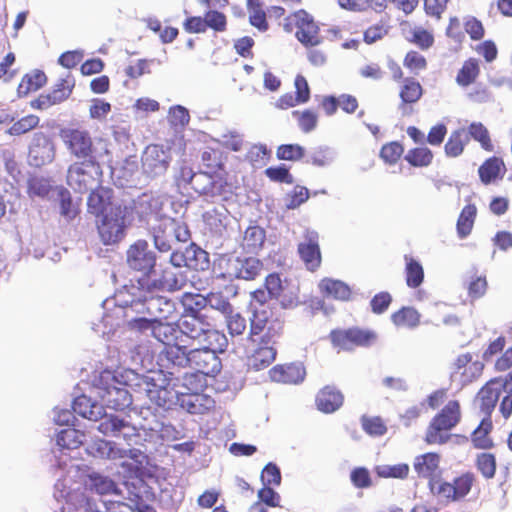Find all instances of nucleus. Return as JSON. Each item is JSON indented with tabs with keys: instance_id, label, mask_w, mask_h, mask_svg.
Listing matches in <instances>:
<instances>
[{
	"instance_id": "338daca9",
	"label": "nucleus",
	"mask_w": 512,
	"mask_h": 512,
	"mask_svg": "<svg viewBox=\"0 0 512 512\" xmlns=\"http://www.w3.org/2000/svg\"><path fill=\"white\" fill-rule=\"evenodd\" d=\"M350 480L354 487L365 489L372 486L370 472L365 467H356L350 473Z\"/></svg>"
},
{
	"instance_id": "6ab92c4d",
	"label": "nucleus",
	"mask_w": 512,
	"mask_h": 512,
	"mask_svg": "<svg viewBox=\"0 0 512 512\" xmlns=\"http://www.w3.org/2000/svg\"><path fill=\"white\" fill-rule=\"evenodd\" d=\"M305 376V367L299 362L278 364L269 370L270 379L282 384H299L303 382Z\"/></svg>"
},
{
	"instance_id": "2eb2a0df",
	"label": "nucleus",
	"mask_w": 512,
	"mask_h": 512,
	"mask_svg": "<svg viewBox=\"0 0 512 512\" xmlns=\"http://www.w3.org/2000/svg\"><path fill=\"white\" fill-rule=\"evenodd\" d=\"M297 251L308 271L315 272L320 268L322 254L319 246V234L316 231H305L304 240L298 244Z\"/></svg>"
},
{
	"instance_id": "412c9836",
	"label": "nucleus",
	"mask_w": 512,
	"mask_h": 512,
	"mask_svg": "<svg viewBox=\"0 0 512 512\" xmlns=\"http://www.w3.org/2000/svg\"><path fill=\"white\" fill-rule=\"evenodd\" d=\"M97 228L104 245L116 244L124 237V222L118 216L109 214L101 216Z\"/></svg>"
},
{
	"instance_id": "3c124183",
	"label": "nucleus",
	"mask_w": 512,
	"mask_h": 512,
	"mask_svg": "<svg viewBox=\"0 0 512 512\" xmlns=\"http://www.w3.org/2000/svg\"><path fill=\"white\" fill-rule=\"evenodd\" d=\"M475 466L486 479H492L496 474L497 462L493 453L483 452L476 456Z\"/></svg>"
},
{
	"instance_id": "423d86ee",
	"label": "nucleus",
	"mask_w": 512,
	"mask_h": 512,
	"mask_svg": "<svg viewBox=\"0 0 512 512\" xmlns=\"http://www.w3.org/2000/svg\"><path fill=\"white\" fill-rule=\"evenodd\" d=\"M283 29L287 33L294 32L296 39L306 48L318 46L323 41L318 24L304 9L287 15L283 20Z\"/></svg>"
},
{
	"instance_id": "2f4dec72",
	"label": "nucleus",
	"mask_w": 512,
	"mask_h": 512,
	"mask_svg": "<svg viewBox=\"0 0 512 512\" xmlns=\"http://www.w3.org/2000/svg\"><path fill=\"white\" fill-rule=\"evenodd\" d=\"M319 289L325 297L341 301H348L352 295V291L346 283L331 278L322 279Z\"/></svg>"
},
{
	"instance_id": "c03bdc74",
	"label": "nucleus",
	"mask_w": 512,
	"mask_h": 512,
	"mask_svg": "<svg viewBox=\"0 0 512 512\" xmlns=\"http://www.w3.org/2000/svg\"><path fill=\"white\" fill-rule=\"evenodd\" d=\"M239 279L254 280L263 270V263L255 257H239Z\"/></svg>"
},
{
	"instance_id": "aec40b11",
	"label": "nucleus",
	"mask_w": 512,
	"mask_h": 512,
	"mask_svg": "<svg viewBox=\"0 0 512 512\" xmlns=\"http://www.w3.org/2000/svg\"><path fill=\"white\" fill-rule=\"evenodd\" d=\"M189 393H182L178 397L181 408L190 414H203L208 409L206 402L210 400L200 393L205 387V383L199 380V383L193 382L192 385L186 386Z\"/></svg>"
},
{
	"instance_id": "f3484780",
	"label": "nucleus",
	"mask_w": 512,
	"mask_h": 512,
	"mask_svg": "<svg viewBox=\"0 0 512 512\" xmlns=\"http://www.w3.org/2000/svg\"><path fill=\"white\" fill-rule=\"evenodd\" d=\"M55 147L52 139L43 132L33 135L29 146L28 159L31 165L41 167L53 161Z\"/></svg>"
},
{
	"instance_id": "c85d7f7f",
	"label": "nucleus",
	"mask_w": 512,
	"mask_h": 512,
	"mask_svg": "<svg viewBox=\"0 0 512 512\" xmlns=\"http://www.w3.org/2000/svg\"><path fill=\"white\" fill-rule=\"evenodd\" d=\"M101 400L106 407L115 411H122L132 403V398L128 390L115 386L105 389L101 394Z\"/></svg>"
},
{
	"instance_id": "f03ea898",
	"label": "nucleus",
	"mask_w": 512,
	"mask_h": 512,
	"mask_svg": "<svg viewBox=\"0 0 512 512\" xmlns=\"http://www.w3.org/2000/svg\"><path fill=\"white\" fill-rule=\"evenodd\" d=\"M186 281V275L181 271L180 266L169 263L161 269L157 278L141 277L138 279V285L131 287L132 300L130 306L135 307V311L138 313L153 316L162 302L167 303L157 293L159 291L174 292L181 290Z\"/></svg>"
},
{
	"instance_id": "a878e982",
	"label": "nucleus",
	"mask_w": 512,
	"mask_h": 512,
	"mask_svg": "<svg viewBox=\"0 0 512 512\" xmlns=\"http://www.w3.org/2000/svg\"><path fill=\"white\" fill-rule=\"evenodd\" d=\"M505 172V163L502 158L497 156L487 158L478 168L479 178L484 185L501 180Z\"/></svg>"
},
{
	"instance_id": "ea45409f",
	"label": "nucleus",
	"mask_w": 512,
	"mask_h": 512,
	"mask_svg": "<svg viewBox=\"0 0 512 512\" xmlns=\"http://www.w3.org/2000/svg\"><path fill=\"white\" fill-rule=\"evenodd\" d=\"M494 368L497 372L508 371L504 377H500V386L506 391H512V347L496 360Z\"/></svg>"
},
{
	"instance_id": "f257e3e1",
	"label": "nucleus",
	"mask_w": 512,
	"mask_h": 512,
	"mask_svg": "<svg viewBox=\"0 0 512 512\" xmlns=\"http://www.w3.org/2000/svg\"><path fill=\"white\" fill-rule=\"evenodd\" d=\"M441 457L436 452H427L415 457L413 468L418 478L427 480L429 491L436 498L453 503L464 499L471 491L476 477L474 473L467 471L452 482L446 481L440 467Z\"/></svg>"
},
{
	"instance_id": "393cba45",
	"label": "nucleus",
	"mask_w": 512,
	"mask_h": 512,
	"mask_svg": "<svg viewBox=\"0 0 512 512\" xmlns=\"http://www.w3.org/2000/svg\"><path fill=\"white\" fill-rule=\"evenodd\" d=\"M98 431L104 435H111L116 438L122 437L128 440L131 436H135V429L128 422L117 416L110 415L105 417L97 427Z\"/></svg>"
},
{
	"instance_id": "9d476101",
	"label": "nucleus",
	"mask_w": 512,
	"mask_h": 512,
	"mask_svg": "<svg viewBox=\"0 0 512 512\" xmlns=\"http://www.w3.org/2000/svg\"><path fill=\"white\" fill-rule=\"evenodd\" d=\"M198 298L197 295L191 293H185L182 298L183 305L185 306V314L180 320L179 329L187 337L194 340H201L202 335L205 334L208 329L209 323L205 321V317L200 314L198 308H193L191 305L194 303V299Z\"/></svg>"
},
{
	"instance_id": "e433bc0d",
	"label": "nucleus",
	"mask_w": 512,
	"mask_h": 512,
	"mask_svg": "<svg viewBox=\"0 0 512 512\" xmlns=\"http://www.w3.org/2000/svg\"><path fill=\"white\" fill-rule=\"evenodd\" d=\"M405 281L409 288H418L424 281V269L422 264L410 255H404Z\"/></svg>"
},
{
	"instance_id": "0eeeda50",
	"label": "nucleus",
	"mask_w": 512,
	"mask_h": 512,
	"mask_svg": "<svg viewBox=\"0 0 512 512\" xmlns=\"http://www.w3.org/2000/svg\"><path fill=\"white\" fill-rule=\"evenodd\" d=\"M59 137L69 154L77 160H89L95 163L97 149L91 133L82 126H67L61 128Z\"/></svg>"
},
{
	"instance_id": "8fccbe9b",
	"label": "nucleus",
	"mask_w": 512,
	"mask_h": 512,
	"mask_svg": "<svg viewBox=\"0 0 512 512\" xmlns=\"http://www.w3.org/2000/svg\"><path fill=\"white\" fill-rule=\"evenodd\" d=\"M404 159L413 167H427L433 161V153L427 147L410 149Z\"/></svg>"
},
{
	"instance_id": "5fc2aeb1",
	"label": "nucleus",
	"mask_w": 512,
	"mask_h": 512,
	"mask_svg": "<svg viewBox=\"0 0 512 512\" xmlns=\"http://www.w3.org/2000/svg\"><path fill=\"white\" fill-rule=\"evenodd\" d=\"M403 65L411 73L418 75L421 71L426 70L428 62L426 57L420 52L409 50L403 58Z\"/></svg>"
},
{
	"instance_id": "de8ad7c7",
	"label": "nucleus",
	"mask_w": 512,
	"mask_h": 512,
	"mask_svg": "<svg viewBox=\"0 0 512 512\" xmlns=\"http://www.w3.org/2000/svg\"><path fill=\"white\" fill-rule=\"evenodd\" d=\"M91 453L101 458L117 459L127 456L126 450L114 448L112 442L99 439L91 446Z\"/></svg>"
},
{
	"instance_id": "a19ab883",
	"label": "nucleus",
	"mask_w": 512,
	"mask_h": 512,
	"mask_svg": "<svg viewBox=\"0 0 512 512\" xmlns=\"http://www.w3.org/2000/svg\"><path fill=\"white\" fill-rule=\"evenodd\" d=\"M85 434L75 428H66L57 434V445L62 449L79 448L84 441Z\"/></svg>"
},
{
	"instance_id": "13d9d810",
	"label": "nucleus",
	"mask_w": 512,
	"mask_h": 512,
	"mask_svg": "<svg viewBox=\"0 0 512 512\" xmlns=\"http://www.w3.org/2000/svg\"><path fill=\"white\" fill-rule=\"evenodd\" d=\"M292 115L294 118L297 119L300 129L305 133L311 132L317 126L318 116L312 110H309V109H306L304 111L295 110L292 112Z\"/></svg>"
},
{
	"instance_id": "473e14b6",
	"label": "nucleus",
	"mask_w": 512,
	"mask_h": 512,
	"mask_svg": "<svg viewBox=\"0 0 512 512\" xmlns=\"http://www.w3.org/2000/svg\"><path fill=\"white\" fill-rule=\"evenodd\" d=\"M197 296L198 298L194 299V304L200 309L207 303L211 308L218 310L224 316L233 312V306L220 291L210 292L206 297Z\"/></svg>"
},
{
	"instance_id": "e2e57ef3",
	"label": "nucleus",
	"mask_w": 512,
	"mask_h": 512,
	"mask_svg": "<svg viewBox=\"0 0 512 512\" xmlns=\"http://www.w3.org/2000/svg\"><path fill=\"white\" fill-rule=\"evenodd\" d=\"M91 489L100 495H107L117 492V486L113 480L101 475L90 477Z\"/></svg>"
},
{
	"instance_id": "bf43d9fd",
	"label": "nucleus",
	"mask_w": 512,
	"mask_h": 512,
	"mask_svg": "<svg viewBox=\"0 0 512 512\" xmlns=\"http://www.w3.org/2000/svg\"><path fill=\"white\" fill-rule=\"evenodd\" d=\"M305 155V150L299 144H282L277 148L276 156L280 160L298 161Z\"/></svg>"
},
{
	"instance_id": "1a4fd4ad",
	"label": "nucleus",
	"mask_w": 512,
	"mask_h": 512,
	"mask_svg": "<svg viewBox=\"0 0 512 512\" xmlns=\"http://www.w3.org/2000/svg\"><path fill=\"white\" fill-rule=\"evenodd\" d=\"M98 159L95 163L89 160L76 161L67 171V183L75 191L86 193L98 185L99 175Z\"/></svg>"
},
{
	"instance_id": "6e6552de",
	"label": "nucleus",
	"mask_w": 512,
	"mask_h": 512,
	"mask_svg": "<svg viewBox=\"0 0 512 512\" xmlns=\"http://www.w3.org/2000/svg\"><path fill=\"white\" fill-rule=\"evenodd\" d=\"M188 366L195 372L184 377L185 386L199 383V380L205 383V376H214L221 370V360L212 351L199 347L190 350Z\"/></svg>"
},
{
	"instance_id": "052dcab7",
	"label": "nucleus",
	"mask_w": 512,
	"mask_h": 512,
	"mask_svg": "<svg viewBox=\"0 0 512 512\" xmlns=\"http://www.w3.org/2000/svg\"><path fill=\"white\" fill-rule=\"evenodd\" d=\"M404 152V147L397 141L384 144L380 150V157L385 163L393 165L398 162Z\"/></svg>"
},
{
	"instance_id": "09e8293b",
	"label": "nucleus",
	"mask_w": 512,
	"mask_h": 512,
	"mask_svg": "<svg viewBox=\"0 0 512 512\" xmlns=\"http://www.w3.org/2000/svg\"><path fill=\"white\" fill-rule=\"evenodd\" d=\"M265 231L258 226H250L246 229L243 238V246L249 252H256L262 248L265 242Z\"/></svg>"
},
{
	"instance_id": "4be33fe9",
	"label": "nucleus",
	"mask_w": 512,
	"mask_h": 512,
	"mask_svg": "<svg viewBox=\"0 0 512 512\" xmlns=\"http://www.w3.org/2000/svg\"><path fill=\"white\" fill-rule=\"evenodd\" d=\"M402 34L407 42L417 46L420 50H429L435 43L433 31L420 25H412L409 21L401 24Z\"/></svg>"
},
{
	"instance_id": "4d7b16f0",
	"label": "nucleus",
	"mask_w": 512,
	"mask_h": 512,
	"mask_svg": "<svg viewBox=\"0 0 512 512\" xmlns=\"http://www.w3.org/2000/svg\"><path fill=\"white\" fill-rule=\"evenodd\" d=\"M377 476L381 478L405 479L409 474V466L405 463L395 465H378L375 467Z\"/></svg>"
},
{
	"instance_id": "7c9ffc66",
	"label": "nucleus",
	"mask_w": 512,
	"mask_h": 512,
	"mask_svg": "<svg viewBox=\"0 0 512 512\" xmlns=\"http://www.w3.org/2000/svg\"><path fill=\"white\" fill-rule=\"evenodd\" d=\"M423 93V87L418 80L413 77L404 78L399 88L400 107L405 108L407 105L417 103Z\"/></svg>"
},
{
	"instance_id": "ddd939ff",
	"label": "nucleus",
	"mask_w": 512,
	"mask_h": 512,
	"mask_svg": "<svg viewBox=\"0 0 512 512\" xmlns=\"http://www.w3.org/2000/svg\"><path fill=\"white\" fill-rule=\"evenodd\" d=\"M226 156L216 148L207 147L201 154L203 173L218 184L220 188L228 185V172L225 168Z\"/></svg>"
},
{
	"instance_id": "a211bd4d",
	"label": "nucleus",
	"mask_w": 512,
	"mask_h": 512,
	"mask_svg": "<svg viewBox=\"0 0 512 512\" xmlns=\"http://www.w3.org/2000/svg\"><path fill=\"white\" fill-rule=\"evenodd\" d=\"M254 349L247 355V366L254 371L268 368L276 359V344L256 338Z\"/></svg>"
},
{
	"instance_id": "37998d69",
	"label": "nucleus",
	"mask_w": 512,
	"mask_h": 512,
	"mask_svg": "<svg viewBox=\"0 0 512 512\" xmlns=\"http://www.w3.org/2000/svg\"><path fill=\"white\" fill-rule=\"evenodd\" d=\"M239 256L223 255L218 260L219 277L223 279H239Z\"/></svg>"
},
{
	"instance_id": "bb28decb",
	"label": "nucleus",
	"mask_w": 512,
	"mask_h": 512,
	"mask_svg": "<svg viewBox=\"0 0 512 512\" xmlns=\"http://www.w3.org/2000/svg\"><path fill=\"white\" fill-rule=\"evenodd\" d=\"M492 429L493 423L491 417L485 416L470 435L473 447L479 450H490L494 448L495 443L491 437Z\"/></svg>"
},
{
	"instance_id": "20e7f679",
	"label": "nucleus",
	"mask_w": 512,
	"mask_h": 512,
	"mask_svg": "<svg viewBox=\"0 0 512 512\" xmlns=\"http://www.w3.org/2000/svg\"><path fill=\"white\" fill-rule=\"evenodd\" d=\"M328 339L338 353L353 352L373 346L378 340V334L370 328L350 326L332 329Z\"/></svg>"
},
{
	"instance_id": "603ef678",
	"label": "nucleus",
	"mask_w": 512,
	"mask_h": 512,
	"mask_svg": "<svg viewBox=\"0 0 512 512\" xmlns=\"http://www.w3.org/2000/svg\"><path fill=\"white\" fill-rule=\"evenodd\" d=\"M164 354L168 361L179 367H186L189 364L190 351L186 347L177 344H169L164 348Z\"/></svg>"
},
{
	"instance_id": "4468645a",
	"label": "nucleus",
	"mask_w": 512,
	"mask_h": 512,
	"mask_svg": "<svg viewBox=\"0 0 512 512\" xmlns=\"http://www.w3.org/2000/svg\"><path fill=\"white\" fill-rule=\"evenodd\" d=\"M169 161V155L161 145L151 144L141 157L143 173L152 178L161 176L167 171Z\"/></svg>"
},
{
	"instance_id": "c9c22d12",
	"label": "nucleus",
	"mask_w": 512,
	"mask_h": 512,
	"mask_svg": "<svg viewBox=\"0 0 512 512\" xmlns=\"http://www.w3.org/2000/svg\"><path fill=\"white\" fill-rule=\"evenodd\" d=\"M46 83V74L41 70H34L22 77L17 88V93L20 97L27 96L29 93L42 88Z\"/></svg>"
},
{
	"instance_id": "6e6d98bb",
	"label": "nucleus",
	"mask_w": 512,
	"mask_h": 512,
	"mask_svg": "<svg viewBox=\"0 0 512 512\" xmlns=\"http://www.w3.org/2000/svg\"><path fill=\"white\" fill-rule=\"evenodd\" d=\"M40 119L37 115L30 114L14 122L8 129V133L13 136L25 134L39 125Z\"/></svg>"
},
{
	"instance_id": "f8f14e48",
	"label": "nucleus",
	"mask_w": 512,
	"mask_h": 512,
	"mask_svg": "<svg viewBox=\"0 0 512 512\" xmlns=\"http://www.w3.org/2000/svg\"><path fill=\"white\" fill-rule=\"evenodd\" d=\"M76 85V80L71 73H67L64 77L59 78L48 93L40 94L36 99L32 100L30 105L33 109L46 110L51 106L60 104L67 100Z\"/></svg>"
},
{
	"instance_id": "b1692460",
	"label": "nucleus",
	"mask_w": 512,
	"mask_h": 512,
	"mask_svg": "<svg viewBox=\"0 0 512 512\" xmlns=\"http://www.w3.org/2000/svg\"><path fill=\"white\" fill-rule=\"evenodd\" d=\"M500 384V377H494L486 382L477 393L479 408L485 416L491 417L496 407L501 391L503 390Z\"/></svg>"
},
{
	"instance_id": "774afa93",
	"label": "nucleus",
	"mask_w": 512,
	"mask_h": 512,
	"mask_svg": "<svg viewBox=\"0 0 512 512\" xmlns=\"http://www.w3.org/2000/svg\"><path fill=\"white\" fill-rule=\"evenodd\" d=\"M270 155L269 150L264 144H254L247 151L245 158L253 165L265 164Z\"/></svg>"
},
{
	"instance_id": "79ce46f5",
	"label": "nucleus",
	"mask_w": 512,
	"mask_h": 512,
	"mask_svg": "<svg viewBox=\"0 0 512 512\" xmlns=\"http://www.w3.org/2000/svg\"><path fill=\"white\" fill-rule=\"evenodd\" d=\"M469 139L479 142L481 148L487 152H492L494 150V145L492 143L490 133L488 129L481 122H472L466 131Z\"/></svg>"
},
{
	"instance_id": "f704fd0d",
	"label": "nucleus",
	"mask_w": 512,
	"mask_h": 512,
	"mask_svg": "<svg viewBox=\"0 0 512 512\" xmlns=\"http://www.w3.org/2000/svg\"><path fill=\"white\" fill-rule=\"evenodd\" d=\"M469 143V136L464 128L451 132L444 145V152L449 158H456L463 154L466 145Z\"/></svg>"
},
{
	"instance_id": "4c0bfd02",
	"label": "nucleus",
	"mask_w": 512,
	"mask_h": 512,
	"mask_svg": "<svg viewBox=\"0 0 512 512\" xmlns=\"http://www.w3.org/2000/svg\"><path fill=\"white\" fill-rule=\"evenodd\" d=\"M199 344L201 348L217 354V352H223L227 347V338L223 333L211 328L209 325L205 334L202 335Z\"/></svg>"
},
{
	"instance_id": "864d4df0",
	"label": "nucleus",
	"mask_w": 512,
	"mask_h": 512,
	"mask_svg": "<svg viewBox=\"0 0 512 512\" xmlns=\"http://www.w3.org/2000/svg\"><path fill=\"white\" fill-rule=\"evenodd\" d=\"M360 422L364 432L372 437H380L387 432L386 423L380 416L363 415Z\"/></svg>"
},
{
	"instance_id": "39448f33",
	"label": "nucleus",
	"mask_w": 512,
	"mask_h": 512,
	"mask_svg": "<svg viewBox=\"0 0 512 512\" xmlns=\"http://www.w3.org/2000/svg\"><path fill=\"white\" fill-rule=\"evenodd\" d=\"M284 332V319L275 310L254 309L252 313L249 340L258 339L277 344Z\"/></svg>"
},
{
	"instance_id": "5701e85b",
	"label": "nucleus",
	"mask_w": 512,
	"mask_h": 512,
	"mask_svg": "<svg viewBox=\"0 0 512 512\" xmlns=\"http://www.w3.org/2000/svg\"><path fill=\"white\" fill-rule=\"evenodd\" d=\"M344 403V395L335 385H326L316 394L315 405L325 414H331L339 410Z\"/></svg>"
},
{
	"instance_id": "58836bf2",
	"label": "nucleus",
	"mask_w": 512,
	"mask_h": 512,
	"mask_svg": "<svg viewBox=\"0 0 512 512\" xmlns=\"http://www.w3.org/2000/svg\"><path fill=\"white\" fill-rule=\"evenodd\" d=\"M477 215V208L474 204H467L463 207L457 219V234L459 238H466L472 231Z\"/></svg>"
},
{
	"instance_id": "72a5a7b5",
	"label": "nucleus",
	"mask_w": 512,
	"mask_h": 512,
	"mask_svg": "<svg viewBox=\"0 0 512 512\" xmlns=\"http://www.w3.org/2000/svg\"><path fill=\"white\" fill-rule=\"evenodd\" d=\"M480 75V64L476 58L465 60L457 72L455 81L460 87H468L474 84Z\"/></svg>"
},
{
	"instance_id": "a18cd8bd",
	"label": "nucleus",
	"mask_w": 512,
	"mask_h": 512,
	"mask_svg": "<svg viewBox=\"0 0 512 512\" xmlns=\"http://www.w3.org/2000/svg\"><path fill=\"white\" fill-rule=\"evenodd\" d=\"M177 327L168 322L157 319L153 326L152 335L165 346L172 344L177 339Z\"/></svg>"
},
{
	"instance_id": "7ed1b4c3",
	"label": "nucleus",
	"mask_w": 512,
	"mask_h": 512,
	"mask_svg": "<svg viewBox=\"0 0 512 512\" xmlns=\"http://www.w3.org/2000/svg\"><path fill=\"white\" fill-rule=\"evenodd\" d=\"M462 419L460 401L449 400L431 419L427 426L424 441L429 445H443L450 438V431L455 428Z\"/></svg>"
},
{
	"instance_id": "49530a36",
	"label": "nucleus",
	"mask_w": 512,
	"mask_h": 512,
	"mask_svg": "<svg viewBox=\"0 0 512 512\" xmlns=\"http://www.w3.org/2000/svg\"><path fill=\"white\" fill-rule=\"evenodd\" d=\"M249 9V23L260 32H266L269 28L266 13L261 8L259 0H247Z\"/></svg>"
},
{
	"instance_id": "cd10ccee",
	"label": "nucleus",
	"mask_w": 512,
	"mask_h": 512,
	"mask_svg": "<svg viewBox=\"0 0 512 512\" xmlns=\"http://www.w3.org/2000/svg\"><path fill=\"white\" fill-rule=\"evenodd\" d=\"M169 222H172L171 217H163L159 220L158 224L152 228L154 244L160 252L172 250L174 244L173 229L169 230L167 228L171 226Z\"/></svg>"
},
{
	"instance_id": "9b49d317",
	"label": "nucleus",
	"mask_w": 512,
	"mask_h": 512,
	"mask_svg": "<svg viewBox=\"0 0 512 512\" xmlns=\"http://www.w3.org/2000/svg\"><path fill=\"white\" fill-rule=\"evenodd\" d=\"M156 260V254L143 239L131 244L126 251V264L131 270L142 273V277L150 278L155 270Z\"/></svg>"
},
{
	"instance_id": "680f3d73",
	"label": "nucleus",
	"mask_w": 512,
	"mask_h": 512,
	"mask_svg": "<svg viewBox=\"0 0 512 512\" xmlns=\"http://www.w3.org/2000/svg\"><path fill=\"white\" fill-rule=\"evenodd\" d=\"M90 191L91 193L87 200L89 211L97 217L107 214L106 210L109 205L107 200L101 195L98 189L93 188Z\"/></svg>"
},
{
	"instance_id": "69168bd1",
	"label": "nucleus",
	"mask_w": 512,
	"mask_h": 512,
	"mask_svg": "<svg viewBox=\"0 0 512 512\" xmlns=\"http://www.w3.org/2000/svg\"><path fill=\"white\" fill-rule=\"evenodd\" d=\"M217 142L224 148L231 150L233 152H238L242 150L244 145L243 137L240 133L236 131H229L227 133H224L221 136L220 140H217Z\"/></svg>"
},
{
	"instance_id": "dca6fc26",
	"label": "nucleus",
	"mask_w": 512,
	"mask_h": 512,
	"mask_svg": "<svg viewBox=\"0 0 512 512\" xmlns=\"http://www.w3.org/2000/svg\"><path fill=\"white\" fill-rule=\"evenodd\" d=\"M484 364L479 360H473L469 353L461 354L454 363L451 378L458 381L461 386H466L476 381L483 373Z\"/></svg>"
},
{
	"instance_id": "c756f323",
	"label": "nucleus",
	"mask_w": 512,
	"mask_h": 512,
	"mask_svg": "<svg viewBox=\"0 0 512 512\" xmlns=\"http://www.w3.org/2000/svg\"><path fill=\"white\" fill-rule=\"evenodd\" d=\"M421 314L413 306H402L390 316L391 322L397 328L415 329L421 323Z\"/></svg>"
},
{
	"instance_id": "0e129e2a",
	"label": "nucleus",
	"mask_w": 512,
	"mask_h": 512,
	"mask_svg": "<svg viewBox=\"0 0 512 512\" xmlns=\"http://www.w3.org/2000/svg\"><path fill=\"white\" fill-rule=\"evenodd\" d=\"M388 34V26L380 21L369 26L363 34V40L367 44H373Z\"/></svg>"
}]
</instances>
